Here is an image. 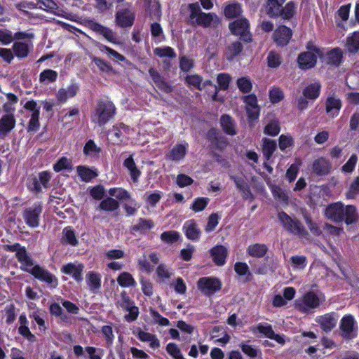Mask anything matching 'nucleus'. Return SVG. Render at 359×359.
Here are the masks:
<instances>
[{
	"mask_svg": "<svg viewBox=\"0 0 359 359\" xmlns=\"http://www.w3.org/2000/svg\"><path fill=\"white\" fill-rule=\"evenodd\" d=\"M341 101L340 99L333 96L328 97L325 102L326 112L332 117H336L339 115L341 108Z\"/></svg>",
	"mask_w": 359,
	"mask_h": 359,
	"instance_id": "24",
	"label": "nucleus"
},
{
	"mask_svg": "<svg viewBox=\"0 0 359 359\" xmlns=\"http://www.w3.org/2000/svg\"><path fill=\"white\" fill-rule=\"evenodd\" d=\"M40 128L39 116L36 113L35 114H31V118L28 122L27 130L29 133H36Z\"/></svg>",
	"mask_w": 359,
	"mask_h": 359,
	"instance_id": "52",
	"label": "nucleus"
},
{
	"mask_svg": "<svg viewBox=\"0 0 359 359\" xmlns=\"http://www.w3.org/2000/svg\"><path fill=\"white\" fill-rule=\"evenodd\" d=\"M116 306L128 312L124 316L125 320L128 323L135 321L137 319L140 314L139 308L135 305L134 301L125 290L121 292L120 299L116 302Z\"/></svg>",
	"mask_w": 359,
	"mask_h": 359,
	"instance_id": "5",
	"label": "nucleus"
},
{
	"mask_svg": "<svg viewBox=\"0 0 359 359\" xmlns=\"http://www.w3.org/2000/svg\"><path fill=\"white\" fill-rule=\"evenodd\" d=\"M323 49L314 43L309 41L306 44V51L302 53L298 56V65L302 69H311L316 65L317 59L323 57Z\"/></svg>",
	"mask_w": 359,
	"mask_h": 359,
	"instance_id": "3",
	"label": "nucleus"
},
{
	"mask_svg": "<svg viewBox=\"0 0 359 359\" xmlns=\"http://www.w3.org/2000/svg\"><path fill=\"white\" fill-rule=\"evenodd\" d=\"M101 149L98 147L93 140H89L84 145L83 153L86 155L93 156L94 154H99Z\"/></svg>",
	"mask_w": 359,
	"mask_h": 359,
	"instance_id": "57",
	"label": "nucleus"
},
{
	"mask_svg": "<svg viewBox=\"0 0 359 359\" xmlns=\"http://www.w3.org/2000/svg\"><path fill=\"white\" fill-rule=\"evenodd\" d=\"M205 137L210 142V147L211 149L222 151L226 148L229 144L227 138L221 135L215 128H210L208 130Z\"/></svg>",
	"mask_w": 359,
	"mask_h": 359,
	"instance_id": "9",
	"label": "nucleus"
},
{
	"mask_svg": "<svg viewBox=\"0 0 359 359\" xmlns=\"http://www.w3.org/2000/svg\"><path fill=\"white\" fill-rule=\"evenodd\" d=\"M154 226L155 224L153 220L141 217L138 219L136 224L131 226L130 231L144 234L147 231L152 229Z\"/></svg>",
	"mask_w": 359,
	"mask_h": 359,
	"instance_id": "27",
	"label": "nucleus"
},
{
	"mask_svg": "<svg viewBox=\"0 0 359 359\" xmlns=\"http://www.w3.org/2000/svg\"><path fill=\"white\" fill-rule=\"evenodd\" d=\"M250 330L253 334L259 332L269 339L272 337V334L274 332L272 325L267 323H260L256 326L252 327Z\"/></svg>",
	"mask_w": 359,
	"mask_h": 359,
	"instance_id": "36",
	"label": "nucleus"
},
{
	"mask_svg": "<svg viewBox=\"0 0 359 359\" xmlns=\"http://www.w3.org/2000/svg\"><path fill=\"white\" fill-rule=\"evenodd\" d=\"M134 20V12L129 8L121 9L116 13V21L117 25L121 27H131Z\"/></svg>",
	"mask_w": 359,
	"mask_h": 359,
	"instance_id": "16",
	"label": "nucleus"
},
{
	"mask_svg": "<svg viewBox=\"0 0 359 359\" xmlns=\"http://www.w3.org/2000/svg\"><path fill=\"white\" fill-rule=\"evenodd\" d=\"M332 170V163L325 157H320L313 161L311 170L316 176L327 175Z\"/></svg>",
	"mask_w": 359,
	"mask_h": 359,
	"instance_id": "12",
	"label": "nucleus"
},
{
	"mask_svg": "<svg viewBox=\"0 0 359 359\" xmlns=\"http://www.w3.org/2000/svg\"><path fill=\"white\" fill-rule=\"evenodd\" d=\"M202 82V77L198 74L188 75L186 77V83L189 88H194L201 90V85Z\"/></svg>",
	"mask_w": 359,
	"mask_h": 359,
	"instance_id": "55",
	"label": "nucleus"
},
{
	"mask_svg": "<svg viewBox=\"0 0 359 359\" xmlns=\"http://www.w3.org/2000/svg\"><path fill=\"white\" fill-rule=\"evenodd\" d=\"M27 189L35 194H39L42 191V187L40 185L37 176L31 175L28 177L26 183Z\"/></svg>",
	"mask_w": 359,
	"mask_h": 359,
	"instance_id": "46",
	"label": "nucleus"
},
{
	"mask_svg": "<svg viewBox=\"0 0 359 359\" xmlns=\"http://www.w3.org/2000/svg\"><path fill=\"white\" fill-rule=\"evenodd\" d=\"M123 165L126 168L130 174L132 181L137 183L142 174L141 171L137 168L133 158V154L126 158L123 161Z\"/></svg>",
	"mask_w": 359,
	"mask_h": 359,
	"instance_id": "23",
	"label": "nucleus"
},
{
	"mask_svg": "<svg viewBox=\"0 0 359 359\" xmlns=\"http://www.w3.org/2000/svg\"><path fill=\"white\" fill-rule=\"evenodd\" d=\"M277 149L276 140L267 138L263 139L262 153L266 161H269Z\"/></svg>",
	"mask_w": 359,
	"mask_h": 359,
	"instance_id": "33",
	"label": "nucleus"
},
{
	"mask_svg": "<svg viewBox=\"0 0 359 359\" xmlns=\"http://www.w3.org/2000/svg\"><path fill=\"white\" fill-rule=\"evenodd\" d=\"M316 321L320 325L324 332H328L335 327L337 318L334 313H328L318 316Z\"/></svg>",
	"mask_w": 359,
	"mask_h": 359,
	"instance_id": "19",
	"label": "nucleus"
},
{
	"mask_svg": "<svg viewBox=\"0 0 359 359\" xmlns=\"http://www.w3.org/2000/svg\"><path fill=\"white\" fill-rule=\"evenodd\" d=\"M355 320L351 315L344 316L340 322V330L341 336L346 339H351L356 336L354 332Z\"/></svg>",
	"mask_w": 359,
	"mask_h": 359,
	"instance_id": "14",
	"label": "nucleus"
},
{
	"mask_svg": "<svg viewBox=\"0 0 359 359\" xmlns=\"http://www.w3.org/2000/svg\"><path fill=\"white\" fill-rule=\"evenodd\" d=\"M32 49V40L15 41L13 45V53L18 59L27 57Z\"/></svg>",
	"mask_w": 359,
	"mask_h": 359,
	"instance_id": "17",
	"label": "nucleus"
},
{
	"mask_svg": "<svg viewBox=\"0 0 359 359\" xmlns=\"http://www.w3.org/2000/svg\"><path fill=\"white\" fill-rule=\"evenodd\" d=\"M221 280L212 276L202 277L197 281L198 289L205 296L210 297L222 289Z\"/></svg>",
	"mask_w": 359,
	"mask_h": 359,
	"instance_id": "8",
	"label": "nucleus"
},
{
	"mask_svg": "<svg viewBox=\"0 0 359 359\" xmlns=\"http://www.w3.org/2000/svg\"><path fill=\"white\" fill-rule=\"evenodd\" d=\"M280 131L279 122L276 120L270 121L264 128V133L272 137L278 135Z\"/></svg>",
	"mask_w": 359,
	"mask_h": 359,
	"instance_id": "50",
	"label": "nucleus"
},
{
	"mask_svg": "<svg viewBox=\"0 0 359 359\" xmlns=\"http://www.w3.org/2000/svg\"><path fill=\"white\" fill-rule=\"evenodd\" d=\"M188 8L190 12L189 16V23L192 25H195V20L199 18L203 12L197 3L189 4Z\"/></svg>",
	"mask_w": 359,
	"mask_h": 359,
	"instance_id": "48",
	"label": "nucleus"
},
{
	"mask_svg": "<svg viewBox=\"0 0 359 359\" xmlns=\"http://www.w3.org/2000/svg\"><path fill=\"white\" fill-rule=\"evenodd\" d=\"M304 219L309 231L314 236H320L322 234L320 226L316 222L312 220L309 215H305Z\"/></svg>",
	"mask_w": 359,
	"mask_h": 359,
	"instance_id": "53",
	"label": "nucleus"
},
{
	"mask_svg": "<svg viewBox=\"0 0 359 359\" xmlns=\"http://www.w3.org/2000/svg\"><path fill=\"white\" fill-rule=\"evenodd\" d=\"M57 73L52 69H46L40 74V81L42 82L50 83L56 80Z\"/></svg>",
	"mask_w": 359,
	"mask_h": 359,
	"instance_id": "62",
	"label": "nucleus"
},
{
	"mask_svg": "<svg viewBox=\"0 0 359 359\" xmlns=\"http://www.w3.org/2000/svg\"><path fill=\"white\" fill-rule=\"evenodd\" d=\"M242 12L239 4L233 1L227 4L224 8V13L226 18H233L239 15Z\"/></svg>",
	"mask_w": 359,
	"mask_h": 359,
	"instance_id": "37",
	"label": "nucleus"
},
{
	"mask_svg": "<svg viewBox=\"0 0 359 359\" xmlns=\"http://www.w3.org/2000/svg\"><path fill=\"white\" fill-rule=\"evenodd\" d=\"M296 6L292 1L286 4V5L280 8V13L278 17L284 19L291 18L295 13Z\"/></svg>",
	"mask_w": 359,
	"mask_h": 359,
	"instance_id": "51",
	"label": "nucleus"
},
{
	"mask_svg": "<svg viewBox=\"0 0 359 359\" xmlns=\"http://www.w3.org/2000/svg\"><path fill=\"white\" fill-rule=\"evenodd\" d=\"M292 35V30L286 26H280L274 32L273 39L280 46H286Z\"/></svg>",
	"mask_w": 359,
	"mask_h": 359,
	"instance_id": "18",
	"label": "nucleus"
},
{
	"mask_svg": "<svg viewBox=\"0 0 359 359\" xmlns=\"http://www.w3.org/2000/svg\"><path fill=\"white\" fill-rule=\"evenodd\" d=\"M63 243L69 244L72 246L78 245L79 241L75 234V231L72 226L65 227L62 230V241Z\"/></svg>",
	"mask_w": 359,
	"mask_h": 359,
	"instance_id": "35",
	"label": "nucleus"
},
{
	"mask_svg": "<svg viewBox=\"0 0 359 359\" xmlns=\"http://www.w3.org/2000/svg\"><path fill=\"white\" fill-rule=\"evenodd\" d=\"M278 219L283 229L288 233L300 238H306L309 236V232L297 218H292L285 212L280 211L278 213Z\"/></svg>",
	"mask_w": 359,
	"mask_h": 359,
	"instance_id": "4",
	"label": "nucleus"
},
{
	"mask_svg": "<svg viewBox=\"0 0 359 359\" xmlns=\"http://www.w3.org/2000/svg\"><path fill=\"white\" fill-rule=\"evenodd\" d=\"M154 54L159 57L174 58L176 57L174 50L169 46L155 48L154 49Z\"/></svg>",
	"mask_w": 359,
	"mask_h": 359,
	"instance_id": "49",
	"label": "nucleus"
},
{
	"mask_svg": "<svg viewBox=\"0 0 359 359\" xmlns=\"http://www.w3.org/2000/svg\"><path fill=\"white\" fill-rule=\"evenodd\" d=\"M231 178L234 182L236 188L241 193L244 200H254L255 197L251 191L250 187L243 178L236 176H231Z\"/></svg>",
	"mask_w": 359,
	"mask_h": 359,
	"instance_id": "21",
	"label": "nucleus"
},
{
	"mask_svg": "<svg viewBox=\"0 0 359 359\" xmlns=\"http://www.w3.org/2000/svg\"><path fill=\"white\" fill-rule=\"evenodd\" d=\"M138 339L143 342H149V346L152 348L160 347V341L155 334L140 330L137 334Z\"/></svg>",
	"mask_w": 359,
	"mask_h": 359,
	"instance_id": "34",
	"label": "nucleus"
},
{
	"mask_svg": "<svg viewBox=\"0 0 359 359\" xmlns=\"http://www.w3.org/2000/svg\"><path fill=\"white\" fill-rule=\"evenodd\" d=\"M268 247L266 244L264 243H254L250 245L247 250V254L252 257L256 258H262L264 257L268 252Z\"/></svg>",
	"mask_w": 359,
	"mask_h": 359,
	"instance_id": "28",
	"label": "nucleus"
},
{
	"mask_svg": "<svg viewBox=\"0 0 359 359\" xmlns=\"http://www.w3.org/2000/svg\"><path fill=\"white\" fill-rule=\"evenodd\" d=\"M290 262L293 268L303 269L307 264V259L304 255H296L290 257Z\"/></svg>",
	"mask_w": 359,
	"mask_h": 359,
	"instance_id": "59",
	"label": "nucleus"
},
{
	"mask_svg": "<svg viewBox=\"0 0 359 359\" xmlns=\"http://www.w3.org/2000/svg\"><path fill=\"white\" fill-rule=\"evenodd\" d=\"M71 162L66 157L60 158L54 165L53 170L56 172H59L64 170L70 169Z\"/></svg>",
	"mask_w": 359,
	"mask_h": 359,
	"instance_id": "64",
	"label": "nucleus"
},
{
	"mask_svg": "<svg viewBox=\"0 0 359 359\" xmlns=\"http://www.w3.org/2000/svg\"><path fill=\"white\" fill-rule=\"evenodd\" d=\"M116 114V108L111 101L100 99L91 112L90 118L93 123L99 126H104L112 121Z\"/></svg>",
	"mask_w": 359,
	"mask_h": 359,
	"instance_id": "2",
	"label": "nucleus"
},
{
	"mask_svg": "<svg viewBox=\"0 0 359 359\" xmlns=\"http://www.w3.org/2000/svg\"><path fill=\"white\" fill-rule=\"evenodd\" d=\"M76 170L79 177L83 182H89L97 176L95 170L85 165H79Z\"/></svg>",
	"mask_w": 359,
	"mask_h": 359,
	"instance_id": "31",
	"label": "nucleus"
},
{
	"mask_svg": "<svg viewBox=\"0 0 359 359\" xmlns=\"http://www.w3.org/2000/svg\"><path fill=\"white\" fill-rule=\"evenodd\" d=\"M15 126V118L13 114L4 115L0 119V136L10 133Z\"/></svg>",
	"mask_w": 359,
	"mask_h": 359,
	"instance_id": "26",
	"label": "nucleus"
},
{
	"mask_svg": "<svg viewBox=\"0 0 359 359\" xmlns=\"http://www.w3.org/2000/svg\"><path fill=\"white\" fill-rule=\"evenodd\" d=\"M42 210L41 202L34 203L32 206L25 208L22 212V217L25 224L30 228L38 227L40 224Z\"/></svg>",
	"mask_w": 359,
	"mask_h": 359,
	"instance_id": "7",
	"label": "nucleus"
},
{
	"mask_svg": "<svg viewBox=\"0 0 359 359\" xmlns=\"http://www.w3.org/2000/svg\"><path fill=\"white\" fill-rule=\"evenodd\" d=\"M358 214L356 208L353 205H348L344 207V222L346 224H355L358 220Z\"/></svg>",
	"mask_w": 359,
	"mask_h": 359,
	"instance_id": "32",
	"label": "nucleus"
},
{
	"mask_svg": "<svg viewBox=\"0 0 359 359\" xmlns=\"http://www.w3.org/2000/svg\"><path fill=\"white\" fill-rule=\"evenodd\" d=\"M345 47L351 53L359 51V31H355L346 37Z\"/></svg>",
	"mask_w": 359,
	"mask_h": 359,
	"instance_id": "29",
	"label": "nucleus"
},
{
	"mask_svg": "<svg viewBox=\"0 0 359 359\" xmlns=\"http://www.w3.org/2000/svg\"><path fill=\"white\" fill-rule=\"evenodd\" d=\"M231 78L226 73H220L217 75V81L222 90H228Z\"/></svg>",
	"mask_w": 359,
	"mask_h": 359,
	"instance_id": "63",
	"label": "nucleus"
},
{
	"mask_svg": "<svg viewBox=\"0 0 359 359\" xmlns=\"http://www.w3.org/2000/svg\"><path fill=\"white\" fill-rule=\"evenodd\" d=\"M217 15L212 13H203L201 14L199 18L195 20V25L202 26L203 27H208L211 25L212 22L217 20Z\"/></svg>",
	"mask_w": 359,
	"mask_h": 359,
	"instance_id": "43",
	"label": "nucleus"
},
{
	"mask_svg": "<svg viewBox=\"0 0 359 359\" xmlns=\"http://www.w3.org/2000/svg\"><path fill=\"white\" fill-rule=\"evenodd\" d=\"M210 201L208 197H197L193 201L191 209L194 212H198L205 210Z\"/></svg>",
	"mask_w": 359,
	"mask_h": 359,
	"instance_id": "47",
	"label": "nucleus"
},
{
	"mask_svg": "<svg viewBox=\"0 0 359 359\" xmlns=\"http://www.w3.org/2000/svg\"><path fill=\"white\" fill-rule=\"evenodd\" d=\"M87 283L91 290H98L101 287V276L100 273L89 271L87 275Z\"/></svg>",
	"mask_w": 359,
	"mask_h": 359,
	"instance_id": "40",
	"label": "nucleus"
},
{
	"mask_svg": "<svg viewBox=\"0 0 359 359\" xmlns=\"http://www.w3.org/2000/svg\"><path fill=\"white\" fill-rule=\"evenodd\" d=\"M100 49L102 53H104L107 54L108 55L113 57L114 59L121 61V62H125L126 61V57L122 55L121 54L118 53L117 51L114 50V49L104 46V45H100Z\"/></svg>",
	"mask_w": 359,
	"mask_h": 359,
	"instance_id": "58",
	"label": "nucleus"
},
{
	"mask_svg": "<svg viewBox=\"0 0 359 359\" xmlns=\"http://www.w3.org/2000/svg\"><path fill=\"white\" fill-rule=\"evenodd\" d=\"M189 144L187 142H184L182 144H176L166 154L165 158L167 160L178 162L184 159L188 151Z\"/></svg>",
	"mask_w": 359,
	"mask_h": 359,
	"instance_id": "15",
	"label": "nucleus"
},
{
	"mask_svg": "<svg viewBox=\"0 0 359 359\" xmlns=\"http://www.w3.org/2000/svg\"><path fill=\"white\" fill-rule=\"evenodd\" d=\"M285 0H267L266 12L271 17H278Z\"/></svg>",
	"mask_w": 359,
	"mask_h": 359,
	"instance_id": "30",
	"label": "nucleus"
},
{
	"mask_svg": "<svg viewBox=\"0 0 359 359\" xmlns=\"http://www.w3.org/2000/svg\"><path fill=\"white\" fill-rule=\"evenodd\" d=\"M320 304L318 296L313 291H309L302 298L295 299L294 306L302 313H309L311 310L318 308Z\"/></svg>",
	"mask_w": 359,
	"mask_h": 359,
	"instance_id": "6",
	"label": "nucleus"
},
{
	"mask_svg": "<svg viewBox=\"0 0 359 359\" xmlns=\"http://www.w3.org/2000/svg\"><path fill=\"white\" fill-rule=\"evenodd\" d=\"M119 205L120 204L118 201L112 197H107L100 203L98 208L102 210L113 212L117 210Z\"/></svg>",
	"mask_w": 359,
	"mask_h": 359,
	"instance_id": "39",
	"label": "nucleus"
},
{
	"mask_svg": "<svg viewBox=\"0 0 359 359\" xmlns=\"http://www.w3.org/2000/svg\"><path fill=\"white\" fill-rule=\"evenodd\" d=\"M117 283L122 287H133L136 285L133 276L128 272H122L117 277Z\"/></svg>",
	"mask_w": 359,
	"mask_h": 359,
	"instance_id": "41",
	"label": "nucleus"
},
{
	"mask_svg": "<svg viewBox=\"0 0 359 359\" xmlns=\"http://www.w3.org/2000/svg\"><path fill=\"white\" fill-rule=\"evenodd\" d=\"M130 203H125L123 208L126 212V216L130 217L135 215L139 208V205L134 198H130Z\"/></svg>",
	"mask_w": 359,
	"mask_h": 359,
	"instance_id": "61",
	"label": "nucleus"
},
{
	"mask_svg": "<svg viewBox=\"0 0 359 359\" xmlns=\"http://www.w3.org/2000/svg\"><path fill=\"white\" fill-rule=\"evenodd\" d=\"M220 125L225 134L231 136L237 134L236 122L229 114H223L220 117Z\"/></svg>",
	"mask_w": 359,
	"mask_h": 359,
	"instance_id": "22",
	"label": "nucleus"
},
{
	"mask_svg": "<svg viewBox=\"0 0 359 359\" xmlns=\"http://www.w3.org/2000/svg\"><path fill=\"white\" fill-rule=\"evenodd\" d=\"M229 29L231 32L241 36L245 41H250L251 36L249 34V22L246 18H240L229 24Z\"/></svg>",
	"mask_w": 359,
	"mask_h": 359,
	"instance_id": "10",
	"label": "nucleus"
},
{
	"mask_svg": "<svg viewBox=\"0 0 359 359\" xmlns=\"http://www.w3.org/2000/svg\"><path fill=\"white\" fill-rule=\"evenodd\" d=\"M212 262L217 266H224L228 256L227 248L222 245H216L209 250Z\"/></svg>",
	"mask_w": 359,
	"mask_h": 359,
	"instance_id": "13",
	"label": "nucleus"
},
{
	"mask_svg": "<svg viewBox=\"0 0 359 359\" xmlns=\"http://www.w3.org/2000/svg\"><path fill=\"white\" fill-rule=\"evenodd\" d=\"M83 268L84 266L82 264L76 265L73 263H68L62 266L61 271L65 274L72 276L76 282L80 283L83 280L82 273Z\"/></svg>",
	"mask_w": 359,
	"mask_h": 359,
	"instance_id": "20",
	"label": "nucleus"
},
{
	"mask_svg": "<svg viewBox=\"0 0 359 359\" xmlns=\"http://www.w3.org/2000/svg\"><path fill=\"white\" fill-rule=\"evenodd\" d=\"M167 353L172 356L174 359H183V355L181 353L180 349L178 348L176 344L170 342L166 346Z\"/></svg>",
	"mask_w": 359,
	"mask_h": 359,
	"instance_id": "56",
	"label": "nucleus"
},
{
	"mask_svg": "<svg viewBox=\"0 0 359 359\" xmlns=\"http://www.w3.org/2000/svg\"><path fill=\"white\" fill-rule=\"evenodd\" d=\"M180 238L179 232L176 231H166L161 234L160 238L163 243L172 245L177 243Z\"/></svg>",
	"mask_w": 359,
	"mask_h": 359,
	"instance_id": "44",
	"label": "nucleus"
},
{
	"mask_svg": "<svg viewBox=\"0 0 359 359\" xmlns=\"http://www.w3.org/2000/svg\"><path fill=\"white\" fill-rule=\"evenodd\" d=\"M3 248L7 252H15V258L20 264V268L22 271L31 274L35 279L46 283L50 289L57 287V277L39 264H34L32 257L25 246L15 243L13 245H4Z\"/></svg>",
	"mask_w": 359,
	"mask_h": 359,
	"instance_id": "1",
	"label": "nucleus"
},
{
	"mask_svg": "<svg viewBox=\"0 0 359 359\" xmlns=\"http://www.w3.org/2000/svg\"><path fill=\"white\" fill-rule=\"evenodd\" d=\"M183 229H184L185 236L188 239L196 241L200 239L201 231L194 220L187 222L184 224Z\"/></svg>",
	"mask_w": 359,
	"mask_h": 359,
	"instance_id": "25",
	"label": "nucleus"
},
{
	"mask_svg": "<svg viewBox=\"0 0 359 359\" xmlns=\"http://www.w3.org/2000/svg\"><path fill=\"white\" fill-rule=\"evenodd\" d=\"M6 323L11 325L16 319L15 306L13 304H10L6 306L4 309Z\"/></svg>",
	"mask_w": 359,
	"mask_h": 359,
	"instance_id": "54",
	"label": "nucleus"
},
{
	"mask_svg": "<svg viewBox=\"0 0 359 359\" xmlns=\"http://www.w3.org/2000/svg\"><path fill=\"white\" fill-rule=\"evenodd\" d=\"M39 7L47 12L60 15L59 7L53 0H37Z\"/></svg>",
	"mask_w": 359,
	"mask_h": 359,
	"instance_id": "38",
	"label": "nucleus"
},
{
	"mask_svg": "<svg viewBox=\"0 0 359 359\" xmlns=\"http://www.w3.org/2000/svg\"><path fill=\"white\" fill-rule=\"evenodd\" d=\"M49 312L51 316L60 317L62 320H65L67 318V316L63 313L62 307L56 302L50 304L49 306Z\"/></svg>",
	"mask_w": 359,
	"mask_h": 359,
	"instance_id": "60",
	"label": "nucleus"
},
{
	"mask_svg": "<svg viewBox=\"0 0 359 359\" xmlns=\"http://www.w3.org/2000/svg\"><path fill=\"white\" fill-rule=\"evenodd\" d=\"M325 216L335 223H341L344 219V205L341 202L333 203L327 206Z\"/></svg>",
	"mask_w": 359,
	"mask_h": 359,
	"instance_id": "11",
	"label": "nucleus"
},
{
	"mask_svg": "<svg viewBox=\"0 0 359 359\" xmlns=\"http://www.w3.org/2000/svg\"><path fill=\"white\" fill-rule=\"evenodd\" d=\"M328 63L338 66L342 59V52L339 48H334L326 54Z\"/></svg>",
	"mask_w": 359,
	"mask_h": 359,
	"instance_id": "45",
	"label": "nucleus"
},
{
	"mask_svg": "<svg viewBox=\"0 0 359 359\" xmlns=\"http://www.w3.org/2000/svg\"><path fill=\"white\" fill-rule=\"evenodd\" d=\"M234 271L240 276H246V281L249 282L252 278V274L245 262H236L234 264Z\"/></svg>",
	"mask_w": 359,
	"mask_h": 359,
	"instance_id": "42",
	"label": "nucleus"
}]
</instances>
